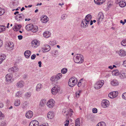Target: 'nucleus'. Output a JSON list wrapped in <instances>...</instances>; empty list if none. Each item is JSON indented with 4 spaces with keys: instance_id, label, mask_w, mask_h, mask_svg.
<instances>
[{
    "instance_id": "1",
    "label": "nucleus",
    "mask_w": 126,
    "mask_h": 126,
    "mask_svg": "<svg viewBox=\"0 0 126 126\" xmlns=\"http://www.w3.org/2000/svg\"><path fill=\"white\" fill-rule=\"evenodd\" d=\"M92 17L91 15L88 14L87 15L85 19H83L81 23V27L85 28L88 26V25L90 24L91 20L92 19Z\"/></svg>"
},
{
    "instance_id": "2",
    "label": "nucleus",
    "mask_w": 126,
    "mask_h": 126,
    "mask_svg": "<svg viewBox=\"0 0 126 126\" xmlns=\"http://www.w3.org/2000/svg\"><path fill=\"white\" fill-rule=\"evenodd\" d=\"M78 80L77 78L75 77H72L70 78L69 80L68 84L70 87H73L77 83Z\"/></svg>"
},
{
    "instance_id": "3",
    "label": "nucleus",
    "mask_w": 126,
    "mask_h": 126,
    "mask_svg": "<svg viewBox=\"0 0 126 126\" xmlns=\"http://www.w3.org/2000/svg\"><path fill=\"white\" fill-rule=\"evenodd\" d=\"M74 61L75 63H81L84 61L82 55L80 54L76 55Z\"/></svg>"
},
{
    "instance_id": "4",
    "label": "nucleus",
    "mask_w": 126,
    "mask_h": 126,
    "mask_svg": "<svg viewBox=\"0 0 126 126\" xmlns=\"http://www.w3.org/2000/svg\"><path fill=\"white\" fill-rule=\"evenodd\" d=\"M104 81L103 80H100L96 82L94 85V87L96 89L100 88L104 84Z\"/></svg>"
},
{
    "instance_id": "5",
    "label": "nucleus",
    "mask_w": 126,
    "mask_h": 126,
    "mask_svg": "<svg viewBox=\"0 0 126 126\" xmlns=\"http://www.w3.org/2000/svg\"><path fill=\"white\" fill-rule=\"evenodd\" d=\"M60 88L58 85H56L51 90V92L53 95H55L60 91Z\"/></svg>"
},
{
    "instance_id": "6",
    "label": "nucleus",
    "mask_w": 126,
    "mask_h": 126,
    "mask_svg": "<svg viewBox=\"0 0 126 126\" xmlns=\"http://www.w3.org/2000/svg\"><path fill=\"white\" fill-rule=\"evenodd\" d=\"M55 101L53 99H51L49 100L47 103V105L48 107L52 108L54 105Z\"/></svg>"
},
{
    "instance_id": "7",
    "label": "nucleus",
    "mask_w": 126,
    "mask_h": 126,
    "mask_svg": "<svg viewBox=\"0 0 126 126\" xmlns=\"http://www.w3.org/2000/svg\"><path fill=\"white\" fill-rule=\"evenodd\" d=\"M12 76L10 74H8L5 76L6 80L8 82L12 83L13 80L12 79Z\"/></svg>"
},
{
    "instance_id": "8",
    "label": "nucleus",
    "mask_w": 126,
    "mask_h": 126,
    "mask_svg": "<svg viewBox=\"0 0 126 126\" xmlns=\"http://www.w3.org/2000/svg\"><path fill=\"white\" fill-rule=\"evenodd\" d=\"M109 104V101L107 100H104L102 101V106L103 108H106L108 107Z\"/></svg>"
},
{
    "instance_id": "9",
    "label": "nucleus",
    "mask_w": 126,
    "mask_h": 126,
    "mask_svg": "<svg viewBox=\"0 0 126 126\" xmlns=\"http://www.w3.org/2000/svg\"><path fill=\"white\" fill-rule=\"evenodd\" d=\"M24 16L22 14H20L16 15V19L18 21H21L24 18Z\"/></svg>"
},
{
    "instance_id": "10",
    "label": "nucleus",
    "mask_w": 126,
    "mask_h": 126,
    "mask_svg": "<svg viewBox=\"0 0 126 126\" xmlns=\"http://www.w3.org/2000/svg\"><path fill=\"white\" fill-rule=\"evenodd\" d=\"M118 94L117 92L114 91L110 93L109 94V96L111 98H114L117 96Z\"/></svg>"
},
{
    "instance_id": "11",
    "label": "nucleus",
    "mask_w": 126,
    "mask_h": 126,
    "mask_svg": "<svg viewBox=\"0 0 126 126\" xmlns=\"http://www.w3.org/2000/svg\"><path fill=\"white\" fill-rule=\"evenodd\" d=\"M98 19L97 20L98 23L99 24L104 18V16L102 13L100 12L99 13L98 15Z\"/></svg>"
},
{
    "instance_id": "12",
    "label": "nucleus",
    "mask_w": 126,
    "mask_h": 126,
    "mask_svg": "<svg viewBox=\"0 0 126 126\" xmlns=\"http://www.w3.org/2000/svg\"><path fill=\"white\" fill-rule=\"evenodd\" d=\"M33 115V112L31 110H29L26 112L25 116L27 118L30 119L32 117Z\"/></svg>"
},
{
    "instance_id": "13",
    "label": "nucleus",
    "mask_w": 126,
    "mask_h": 126,
    "mask_svg": "<svg viewBox=\"0 0 126 126\" xmlns=\"http://www.w3.org/2000/svg\"><path fill=\"white\" fill-rule=\"evenodd\" d=\"M116 53H118L121 56H124L126 55V52L123 49H121L119 51H117Z\"/></svg>"
},
{
    "instance_id": "14",
    "label": "nucleus",
    "mask_w": 126,
    "mask_h": 126,
    "mask_svg": "<svg viewBox=\"0 0 126 126\" xmlns=\"http://www.w3.org/2000/svg\"><path fill=\"white\" fill-rule=\"evenodd\" d=\"M39 124L38 122L37 121L34 120L31 121L29 126H38Z\"/></svg>"
},
{
    "instance_id": "15",
    "label": "nucleus",
    "mask_w": 126,
    "mask_h": 126,
    "mask_svg": "<svg viewBox=\"0 0 126 126\" xmlns=\"http://www.w3.org/2000/svg\"><path fill=\"white\" fill-rule=\"evenodd\" d=\"M24 85V82L22 81H20L17 83L16 86L17 88H20L23 86Z\"/></svg>"
},
{
    "instance_id": "16",
    "label": "nucleus",
    "mask_w": 126,
    "mask_h": 126,
    "mask_svg": "<svg viewBox=\"0 0 126 126\" xmlns=\"http://www.w3.org/2000/svg\"><path fill=\"white\" fill-rule=\"evenodd\" d=\"M7 45L8 47L9 48H8V49L10 50H12L13 49L14 45L13 42H9L7 44Z\"/></svg>"
},
{
    "instance_id": "17",
    "label": "nucleus",
    "mask_w": 126,
    "mask_h": 126,
    "mask_svg": "<svg viewBox=\"0 0 126 126\" xmlns=\"http://www.w3.org/2000/svg\"><path fill=\"white\" fill-rule=\"evenodd\" d=\"M32 46L34 47H36L37 46H39L40 43L37 40H33L32 42Z\"/></svg>"
},
{
    "instance_id": "18",
    "label": "nucleus",
    "mask_w": 126,
    "mask_h": 126,
    "mask_svg": "<svg viewBox=\"0 0 126 126\" xmlns=\"http://www.w3.org/2000/svg\"><path fill=\"white\" fill-rule=\"evenodd\" d=\"M47 117L49 119H51L54 116V112L52 111L49 112L47 114Z\"/></svg>"
},
{
    "instance_id": "19",
    "label": "nucleus",
    "mask_w": 126,
    "mask_h": 126,
    "mask_svg": "<svg viewBox=\"0 0 126 126\" xmlns=\"http://www.w3.org/2000/svg\"><path fill=\"white\" fill-rule=\"evenodd\" d=\"M33 28V26L32 24H30L27 25L26 27V30L28 31L32 30Z\"/></svg>"
},
{
    "instance_id": "20",
    "label": "nucleus",
    "mask_w": 126,
    "mask_h": 126,
    "mask_svg": "<svg viewBox=\"0 0 126 126\" xmlns=\"http://www.w3.org/2000/svg\"><path fill=\"white\" fill-rule=\"evenodd\" d=\"M106 0H94L95 3L97 5H101L104 3Z\"/></svg>"
},
{
    "instance_id": "21",
    "label": "nucleus",
    "mask_w": 126,
    "mask_h": 126,
    "mask_svg": "<svg viewBox=\"0 0 126 126\" xmlns=\"http://www.w3.org/2000/svg\"><path fill=\"white\" fill-rule=\"evenodd\" d=\"M120 77L122 79H123L126 77V72L124 71H121L119 75Z\"/></svg>"
},
{
    "instance_id": "22",
    "label": "nucleus",
    "mask_w": 126,
    "mask_h": 126,
    "mask_svg": "<svg viewBox=\"0 0 126 126\" xmlns=\"http://www.w3.org/2000/svg\"><path fill=\"white\" fill-rule=\"evenodd\" d=\"M31 52L29 50H27L25 51L24 53V55L26 58H28L30 56L31 54Z\"/></svg>"
},
{
    "instance_id": "23",
    "label": "nucleus",
    "mask_w": 126,
    "mask_h": 126,
    "mask_svg": "<svg viewBox=\"0 0 126 126\" xmlns=\"http://www.w3.org/2000/svg\"><path fill=\"white\" fill-rule=\"evenodd\" d=\"M48 20V18L46 16H43L42 19L41 21L42 22L44 23H46Z\"/></svg>"
},
{
    "instance_id": "24",
    "label": "nucleus",
    "mask_w": 126,
    "mask_h": 126,
    "mask_svg": "<svg viewBox=\"0 0 126 126\" xmlns=\"http://www.w3.org/2000/svg\"><path fill=\"white\" fill-rule=\"evenodd\" d=\"M111 84L113 86H117L119 84V83L116 79H114L111 81Z\"/></svg>"
},
{
    "instance_id": "25",
    "label": "nucleus",
    "mask_w": 126,
    "mask_h": 126,
    "mask_svg": "<svg viewBox=\"0 0 126 126\" xmlns=\"http://www.w3.org/2000/svg\"><path fill=\"white\" fill-rule=\"evenodd\" d=\"M43 35L45 38H47L50 36V33L48 31H46L44 33Z\"/></svg>"
},
{
    "instance_id": "26",
    "label": "nucleus",
    "mask_w": 126,
    "mask_h": 126,
    "mask_svg": "<svg viewBox=\"0 0 126 126\" xmlns=\"http://www.w3.org/2000/svg\"><path fill=\"white\" fill-rule=\"evenodd\" d=\"M119 6L121 7H125L126 5V3L124 0H121L119 4Z\"/></svg>"
},
{
    "instance_id": "27",
    "label": "nucleus",
    "mask_w": 126,
    "mask_h": 126,
    "mask_svg": "<svg viewBox=\"0 0 126 126\" xmlns=\"http://www.w3.org/2000/svg\"><path fill=\"white\" fill-rule=\"evenodd\" d=\"M51 47L49 46L46 45H45V47L44 48V49L45 51H44V52H47L49 51Z\"/></svg>"
},
{
    "instance_id": "28",
    "label": "nucleus",
    "mask_w": 126,
    "mask_h": 126,
    "mask_svg": "<svg viewBox=\"0 0 126 126\" xmlns=\"http://www.w3.org/2000/svg\"><path fill=\"white\" fill-rule=\"evenodd\" d=\"M42 87V84L40 83L38 84L36 87V91H38L40 90V89Z\"/></svg>"
},
{
    "instance_id": "29",
    "label": "nucleus",
    "mask_w": 126,
    "mask_h": 126,
    "mask_svg": "<svg viewBox=\"0 0 126 126\" xmlns=\"http://www.w3.org/2000/svg\"><path fill=\"white\" fill-rule=\"evenodd\" d=\"M46 103V101L45 100L42 99L40 102L39 105L41 107L44 106Z\"/></svg>"
},
{
    "instance_id": "30",
    "label": "nucleus",
    "mask_w": 126,
    "mask_h": 126,
    "mask_svg": "<svg viewBox=\"0 0 126 126\" xmlns=\"http://www.w3.org/2000/svg\"><path fill=\"white\" fill-rule=\"evenodd\" d=\"M18 4V2L17 1L16 2L15 0L13 2V3L11 4V6L13 8H15L17 6Z\"/></svg>"
},
{
    "instance_id": "31",
    "label": "nucleus",
    "mask_w": 126,
    "mask_h": 126,
    "mask_svg": "<svg viewBox=\"0 0 126 126\" xmlns=\"http://www.w3.org/2000/svg\"><path fill=\"white\" fill-rule=\"evenodd\" d=\"M80 125L79 118H77L75 120V126H80Z\"/></svg>"
},
{
    "instance_id": "32",
    "label": "nucleus",
    "mask_w": 126,
    "mask_h": 126,
    "mask_svg": "<svg viewBox=\"0 0 126 126\" xmlns=\"http://www.w3.org/2000/svg\"><path fill=\"white\" fill-rule=\"evenodd\" d=\"M56 78V76H53L51 77L50 80L51 81L57 82L58 80Z\"/></svg>"
},
{
    "instance_id": "33",
    "label": "nucleus",
    "mask_w": 126,
    "mask_h": 126,
    "mask_svg": "<svg viewBox=\"0 0 126 126\" xmlns=\"http://www.w3.org/2000/svg\"><path fill=\"white\" fill-rule=\"evenodd\" d=\"M20 103V101L19 99H16L15 102V105L16 106H19Z\"/></svg>"
},
{
    "instance_id": "34",
    "label": "nucleus",
    "mask_w": 126,
    "mask_h": 126,
    "mask_svg": "<svg viewBox=\"0 0 126 126\" xmlns=\"http://www.w3.org/2000/svg\"><path fill=\"white\" fill-rule=\"evenodd\" d=\"M38 30V27L37 26H35L34 27L33 26V28L32 31V32H36Z\"/></svg>"
},
{
    "instance_id": "35",
    "label": "nucleus",
    "mask_w": 126,
    "mask_h": 126,
    "mask_svg": "<svg viewBox=\"0 0 126 126\" xmlns=\"http://www.w3.org/2000/svg\"><path fill=\"white\" fill-rule=\"evenodd\" d=\"M96 126H106V124L103 122H101L98 123Z\"/></svg>"
},
{
    "instance_id": "36",
    "label": "nucleus",
    "mask_w": 126,
    "mask_h": 126,
    "mask_svg": "<svg viewBox=\"0 0 126 126\" xmlns=\"http://www.w3.org/2000/svg\"><path fill=\"white\" fill-rule=\"evenodd\" d=\"M5 12V10L4 9L0 7V16H1L3 15Z\"/></svg>"
},
{
    "instance_id": "37",
    "label": "nucleus",
    "mask_w": 126,
    "mask_h": 126,
    "mask_svg": "<svg viewBox=\"0 0 126 126\" xmlns=\"http://www.w3.org/2000/svg\"><path fill=\"white\" fill-rule=\"evenodd\" d=\"M56 77L57 79L58 80L60 79L61 78L62 76V74L61 73H60L56 75Z\"/></svg>"
},
{
    "instance_id": "38",
    "label": "nucleus",
    "mask_w": 126,
    "mask_h": 126,
    "mask_svg": "<svg viewBox=\"0 0 126 126\" xmlns=\"http://www.w3.org/2000/svg\"><path fill=\"white\" fill-rule=\"evenodd\" d=\"M6 29V27L2 25L0 26V32L4 31Z\"/></svg>"
},
{
    "instance_id": "39",
    "label": "nucleus",
    "mask_w": 126,
    "mask_h": 126,
    "mask_svg": "<svg viewBox=\"0 0 126 126\" xmlns=\"http://www.w3.org/2000/svg\"><path fill=\"white\" fill-rule=\"evenodd\" d=\"M121 44L123 46H126V39L122 41L121 42Z\"/></svg>"
},
{
    "instance_id": "40",
    "label": "nucleus",
    "mask_w": 126,
    "mask_h": 126,
    "mask_svg": "<svg viewBox=\"0 0 126 126\" xmlns=\"http://www.w3.org/2000/svg\"><path fill=\"white\" fill-rule=\"evenodd\" d=\"M31 96V94L30 93L27 92L26 93L25 95V97L27 98H28Z\"/></svg>"
},
{
    "instance_id": "41",
    "label": "nucleus",
    "mask_w": 126,
    "mask_h": 126,
    "mask_svg": "<svg viewBox=\"0 0 126 126\" xmlns=\"http://www.w3.org/2000/svg\"><path fill=\"white\" fill-rule=\"evenodd\" d=\"M67 71V69L66 68H64L61 70V73L63 74H65Z\"/></svg>"
},
{
    "instance_id": "42",
    "label": "nucleus",
    "mask_w": 126,
    "mask_h": 126,
    "mask_svg": "<svg viewBox=\"0 0 126 126\" xmlns=\"http://www.w3.org/2000/svg\"><path fill=\"white\" fill-rule=\"evenodd\" d=\"M119 71L117 70L113 71L112 72L113 74L115 75H118L119 74Z\"/></svg>"
},
{
    "instance_id": "43",
    "label": "nucleus",
    "mask_w": 126,
    "mask_h": 126,
    "mask_svg": "<svg viewBox=\"0 0 126 126\" xmlns=\"http://www.w3.org/2000/svg\"><path fill=\"white\" fill-rule=\"evenodd\" d=\"M28 102L26 101H25L23 104L22 105V107L23 108L26 107L28 104Z\"/></svg>"
},
{
    "instance_id": "44",
    "label": "nucleus",
    "mask_w": 126,
    "mask_h": 126,
    "mask_svg": "<svg viewBox=\"0 0 126 126\" xmlns=\"http://www.w3.org/2000/svg\"><path fill=\"white\" fill-rule=\"evenodd\" d=\"M6 122L5 121H3L1 123V126H6L7 125Z\"/></svg>"
},
{
    "instance_id": "45",
    "label": "nucleus",
    "mask_w": 126,
    "mask_h": 126,
    "mask_svg": "<svg viewBox=\"0 0 126 126\" xmlns=\"http://www.w3.org/2000/svg\"><path fill=\"white\" fill-rule=\"evenodd\" d=\"M6 56L4 54H2L0 56V59L2 60L3 61L4 60Z\"/></svg>"
},
{
    "instance_id": "46",
    "label": "nucleus",
    "mask_w": 126,
    "mask_h": 126,
    "mask_svg": "<svg viewBox=\"0 0 126 126\" xmlns=\"http://www.w3.org/2000/svg\"><path fill=\"white\" fill-rule=\"evenodd\" d=\"M22 94V93L20 91H18L16 93V96L17 97H21V95Z\"/></svg>"
},
{
    "instance_id": "47",
    "label": "nucleus",
    "mask_w": 126,
    "mask_h": 126,
    "mask_svg": "<svg viewBox=\"0 0 126 126\" xmlns=\"http://www.w3.org/2000/svg\"><path fill=\"white\" fill-rule=\"evenodd\" d=\"M82 83V79H81L79 80L78 84V86L79 87H80L81 86Z\"/></svg>"
},
{
    "instance_id": "48",
    "label": "nucleus",
    "mask_w": 126,
    "mask_h": 126,
    "mask_svg": "<svg viewBox=\"0 0 126 126\" xmlns=\"http://www.w3.org/2000/svg\"><path fill=\"white\" fill-rule=\"evenodd\" d=\"M14 68L13 67H11L9 69H8V71L10 73H12L14 72Z\"/></svg>"
},
{
    "instance_id": "49",
    "label": "nucleus",
    "mask_w": 126,
    "mask_h": 126,
    "mask_svg": "<svg viewBox=\"0 0 126 126\" xmlns=\"http://www.w3.org/2000/svg\"><path fill=\"white\" fill-rule=\"evenodd\" d=\"M4 115L3 114L2 112L0 111V119H1L3 118H4Z\"/></svg>"
},
{
    "instance_id": "50",
    "label": "nucleus",
    "mask_w": 126,
    "mask_h": 126,
    "mask_svg": "<svg viewBox=\"0 0 126 126\" xmlns=\"http://www.w3.org/2000/svg\"><path fill=\"white\" fill-rule=\"evenodd\" d=\"M14 68V72H17L18 70V69L17 67L15 66L13 67Z\"/></svg>"
},
{
    "instance_id": "51",
    "label": "nucleus",
    "mask_w": 126,
    "mask_h": 126,
    "mask_svg": "<svg viewBox=\"0 0 126 126\" xmlns=\"http://www.w3.org/2000/svg\"><path fill=\"white\" fill-rule=\"evenodd\" d=\"M81 91L80 90L77 92L76 93V96L77 97H79L80 95V93L81 92Z\"/></svg>"
},
{
    "instance_id": "52",
    "label": "nucleus",
    "mask_w": 126,
    "mask_h": 126,
    "mask_svg": "<svg viewBox=\"0 0 126 126\" xmlns=\"http://www.w3.org/2000/svg\"><path fill=\"white\" fill-rule=\"evenodd\" d=\"M19 28H18L17 26L15 25L13 29L15 31H16L18 30Z\"/></svg>"
},
{
    "instance_id": "53",
    "label": "nucleus",
    "mask_w": 126,
    "mask_h": 126,
    "mask_svg": "<svg viewBox=\"0 0 126 126\" xmlns=\"http://www.w3.org/2000/svg\"><path fill=\"white\" fill-rule=\"evenodd\" d=\"M122 97L124 99L126 100V93H123L122 95Z\"/></svg>"
},
{
    "instance_id": "54",
    "label": "nucleus",
    "mask_w": 126,
    "mask_h": 126,
    "mask_svg": "<svg viewBox=\"0 0 126 126\" xmlns=\"http://www.w3.org/2000/svg\"><path fill=\"white\" fill-rule=\"evenodd\" d=\"M92 111L94 113H96L97 112V110L95 108H93V109Z\"/></svg>"
},
{
    "instance_id": "55",
    "label": "nucleus",
    "mask_w": 126,
    "mask_h": 126,
    "mask_svg": "<svg viewBox=\"0 0 126 126\" xmlns=\"http://www.w3.org/2000/svg\"><path fill=\"white\" fill-rule=\"evenodd\" d=\"M66 16H67V15L65 14H63L62 16V19H64L65 18Z\"/></svg>"
},
{
    "instance_id": "56",
    "label": "nucleus",
    "mask_w": 126,
    "mask_h": 126,
    "mask_svg": "<svg viewBox=\"0 0 126 126\" xmlns=\"http://www.w3.org/2000/svg\"><path fill=\"white\" fill-rule=\"evenodd\" d=\"M36 57L35 55L33 54L32 56L31 57V59H34Z\"/></svg>"
},
{
    "instance_id": "57",
    "label": "nucleus",
    "mask_w": 126,
    "mask_h": 126,
    "mask_svg": "<svg viewBox=\"0 0 126 126\" xmlns=\"http://www.w3.org/2000/svg\"><path fill=\"white\" fill-rule=\"evenodd\" d=\"M3 42L0 39V47L2 46L3 44Z\"/></svg>"
},
{
    "instance_id": "58",
    "label": "nucleus",
    "mask_w": 126,
    "mask_h": 126,
    "mask_svg": "<svg viewBox=\"0 0 126 126\" xmlns=\"http://www.w3.org/2000/svg\"><path fill=\"white\" fill-rule=\"evenodd\" d=\"M18 39L19 40H21L22 39L23 36L21 35H18Z\"/></svg>"
},
{
    "instance_id": "59",
    "label": "nucleus",
    "mask_w": 126,
    "mask_h": 126,
    "mask_svg": "<svg viewBox=\"0 0 126 126\" xmlns=\"http://www.w3.org/2000/svg\"><path fill=\"white\" fill-rule=\"evenodd\" d=\"M122 0H116L115 1V3L116 4H119L120 2Z\"/></svg>"
},
{
    "instance_id": "60",
    "label": "nucleus",
    "mask_w": 126,
    "mask_h": 126,
    "mask_svg": "<svg viewBox=\"0 0 126 126\" xmlns=\"http://www.w3.org/2000/svg\"><path fill=\"white\" fill-rule=\"evenodd\" d=\"M66 123L64 124L65 126H67L69 124V121L68 120H67L66 121Z\"/></svg>"
},
{
    "instance_id": "61",
    "label": "nucleus",
    "mask_w": 126,
    "mask_h": 126,
    "mask_svg": "<svg viewBox=\"0 0 126 126\" xmlns=\"http://www.w3.org/2000/svg\"><path fill=\"white\" fill-rule=\"evenodd\" d=\"M123 65L124 66L126 67V60L123 62Z\"/></svg>"
},
{
    "instance_id": "62",
    "label": "nucleus",
    "mask_w": 126,
    "mask_h": 126,
    "mask_svg": "<svg viewBox=\"0 0 126 126\" xmlns=\"http://www.w3.org/2000/svg\"><path fill=\"white\" fill-rule=\"evenodd\" d=\"M122 114L123 115L125 116L126 115V113L125 111H123L122 112Z\"/></svg>"
},
{
    "instance_id": "63",
    "label": "nucleus",
    "mask_w": 126,
    "mask_h": 126,
    "mask_svg": "<svg viewBox=\"0 0 126 126\" xmlns=\"http://www.w3.org/2000/svg\"><path fill=\"white\" fill-rule=\"evenodd\" d=\"M3 106V105L2 103H0V108H2Z\"/></svg>"
},
{
    "instance_id": "64",
    "label": "nucleus",
    "mask_w": 126,
    "mask_h": 126,
    "mask_svg": "<svg viewBox=\"0 0 126 126\" xmlns=\"http://www.w3.org/2000/svg\"><path fill=\"white\" fill-rule=\"evenodd\" d=\"M38 64H39V66L40 67H41V63H42L41 61H40L38 62Z\"/></svg>"
}]
</instances>
